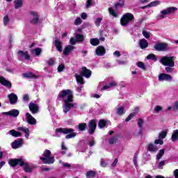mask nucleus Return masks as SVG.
<instances>
[{
  "label": "nucleus",
  "instance_id": "57",
  "mask_svg": "<svg viewBox=\"0 0 178 178\" xmlns=\"http://www.w3.org/2000/svg\"><path fill=\"white\" fill-rule=\"evenodd\" d=\"M172 67L168 66L165 67V72H167V73H173V68H172Z\"/></svg>",
  "mask_w": 178,
  "mask_h": 178
},
{
  "label": "nucleus",
  "instance_id": "13",
  "mask_svg": "<svg viewBox=\"0 0 178 178\" xmlns=\"http://www.w3.org/2000/svg\"><path fill=\"white\" fill-rule=\"evenodd\" d=\"M89 127V134H94V131H95V129H97V122L95 120H92L88 123Z\"/></svg>",
  "mask_w": 178,
  "mask_h": 178
},
{
  "label": "nucleus",
  "instance_id": "11",
  "mask_svg": "<svg viewBox=\"0 0 178 178\" xmlns=\"http://www.w3.org/2000/svg\"><path fill=\"white\" fill-rule=\"evenodd\" d=\"M172 76L165 73H161L159 75V81H172Z\"/></svg>",
  "mask_w": 178,
  "mask_h": 178
},
{
  "label": "nucleus",
  "instance_id": "35",
  "mask_svg": "<svg viewBox=\"0 0 178 178\" xmlns=\"http://www.w3.org/2000/svg\"><path fill=\"white\" fill-rule=\"evenodd\" d=\"M10 22V19L9 18V15H6L3 18V23L4 26H8Z\"/></svg>",
  "mask_w": 178,
  "mask_h": 178
},
{
  "label": "nucleus",
  "instance_id": "55",
  "mask_svg": "<svg viewBox=\"0 0 178 178\" xmlns=\"http://www.w3.org/2000/svg\"><path fill=\"white\" fill-rule=\"evenodd\" d=\"M143 35L145 38H149L150 37L149 32H147V31H143Z\"/></svg>",
  "mask_w": 178,
  "mask_h": 178
},
{
  "label": "nucleus",
  "instance_id": "21",
  "mask_svg": "<svg viewBox=\"0 0 178 178\" xmlns=\"http://www.w3.org/2000/svg\"><path fill=\"white\" fill-rule=\"evenodd\" d=\"M75 49H76V47L73 45H67V47H65V49L63 50V54H64V55L67 56L69 55V54H70V52L74 51Z\"/></svg>",
  "mask_w": 178,
  "mask_h": 178
},
{
  "label": "nucleus",
  "instance_id": "46",
  "mask_svg": "<svg viewBox=\"0 0 178 178\" xmlns=\"http://www.w3.org/2000/svg\"><path fill=\"white\" fill-rule=\"evenodd\" d=\"M108 143L109 144H116V143H118V136H114L110 138Z\"/></svg>",
  "mask_w": 178,
  "mask_h": 178
},
{
  "label": "nucleus",
  "instance_id": "8",
  "mask_svg": "<svg viewBox=\"0 0 178 178\" xmlns=\"http://www.w3.org/2000/svg\"><path fill=\"white\" fill-rule=\"evenodd\" d=\"M160 62L163 65V66H170V67H173L175 66V56H163L161 57Z\"/></svg>",
  "mask_w": 178,
  "mask_h": 178
},
{
  "label": "nucleus",
  "instance_id": "5",
  "mask_svg": "<svg viewBox=\"0 0 178 178\" xmlns=\"http://www.w3.org/2000/svg\"><path fill=\"white\" fill-rule=\"evenodd\" d=\"M52 153L49 149H45L43 152V156L40 159L46 165H52L55 162V157L51 156Z\"/></svg>",
  "mask_w": 178,
  "mask_h": 178
},
{
  "label": "nucleus",
  "instance_id": "54",
  "mask_svg": "<svg viewBox=\"0 0 178 178\" xmlns=\"http://www.w3.org/2000/svg\"><path fill=\"white\" fill-rule=\"evenodd\" d=\"M156 144H159L160 145H163V140L162 139H156L154 141V145H156Z\"/></svg>",
  "mask_w": 178,
  "mask_h": 178
},
{
  "label": "nucleus",
  "instance_id": "64",
  "mask_svg": "<svg viewBox=\"0 0 178 178\" xmlns=\"http://www.w3.org/2000/svg\"><path fill=\"white\" fill-rule=\"evenodd\" d=\"M174 176L175 178H178V169L175 170Z\"/></svg>",
  "mask_w": 178,
  "mask_h": 178
},
{
  "label": "nucleus",
  "instance_id": "9",
  "mask_svg": "<svg viewBox=\"0 0 178 178\" xmlns=\"http://www.w3.org/2000/svg\"><path fill=\"white\" fill-rule=\"evenodd\" d=\"M155 51H158L159 52H165V51H168L169 48L168 47V44L165 42L157 43L154 46Z\"/></svg>",
  "mask_w": 178,
  "mask_h": 178
},
{
  "label": "nucleus",
  "instance_id": "19",
  "mask_svg": "<svg viewBox=\"0 0 178 178\" xmlns=\"http://www.w3.org/2000/svg\"><path fill=\"white\" fill-rule=\"evenodd\" d=\"M18 131H22L23 133H25V137L26 138H29L30 137V129L26 127H20L17 129Z\"/></svg>",
  "mask_w": 178,
  "mask_h": 178
},
{
  "label": "nucleus",
  "instance_id": "40",
  "mask_svg": "<svg viewBox=\"0 0 178 178\" xmlns=\"http://www.w3.org/2000/svg\"><path fill=\"white\" fill-rule=\"evenodd\" d=\"M108 12L110 15H111V16H113V17H119V16L118 15V13L115 12V10L113 8H109Z\"/></svg>",
  "mask_w": 178,
  "mask_h": 178
},
{
  "label": "nucleus",
  "instance_id": "42",
  "mask_svg": "<svg viewBox=\"0 0 178 178\" xmlns=\"http://www.w3.org/2000/svg\"><path fill=\"white\" fill-rule=\"evenodd\" d=\"M61 149H62L61 151L62 155L66 154V152L67 151V147L65 146V142L62 143Z\"/></svg>",
  "mask_w": 178,
  "mask_h": 178
},
{
  "label": "nucleus",
  "instance_id": "34",
  "mask_svg": "<svg viewBox=\"0 0 178 178\" xmlns=\"http://www.w3.org/2000/svg\"><path fill=\"white\" fill-rule=\"evenodd\" d=\"M87 128V124L86 123H80L78 124V129L79 131H84Z\"/></svg>",
  "mask_w": 178,
  "mask_h": 178
},
{
  "label": "nucleus",
  "instance_id": "39",
  "mask_svg": "<svg viewBox=\"0 0 178 178\" xmlns=\"http://www.w3.org/2000/svg\"><path fill=\"white\" fill-rule=\"evenodd\" d=\"M164 154H165V149H160L159 152L156 155V159L159 161V159H161V158L163 156Z\"/></svg>",
  "mask_w": 178,
  "mask_h": 178
},
{
  "label": "nucleus",
  "instance_id": "43",
  "mask_svg": "<svg viewBox=\"0 0 178 178\" xmlns=\"http://www.w3.org/2000/svg\"><path fill=\"white\" fill-rule=\"evenodd\" d=\"M136 65L138 66V67H140L143 70H147V68L145 67V65L144 64V63H143L141 61L138 62L136 63Z\"/></svg>",
  "mask_w": 178,
  "mask_h": 178
},
{
  "label": "nucleus",
  "instance_id": "45",
  "mask_svg": "<svg viewBox=\"0 0 178 178\" xmlns=\"http://www.w3.org/2000/svg\"><path fill=\"white\" fill-rule=\"evenodd\" d=\"M23 76L26 77V79H33L34 74L31 72H26L23 74Z\"/></svg>",
  "mask_w": 178,
  "mask_h": 178
},
{
  "label": "nucleus",
  "instance_id": "60",
  "mask_svg": "<svg viewBox=\"0 0 178 178\" xmlns=\"http://www.w3.org/2000/svg\"><path fill=\"white\" fill-rule=\"evenodd\" d=\"M92 4V0H87L86 1V8H91V5Z\"/></svg>",
  "mask_w": 178,
  "mask_h": 178
},
{
  "label": "nucleus",
  "instance_id": "37",
  "mask_svg": "<svg viewBox=\"0 0 178 178\" xmlns=\"http://www.w3.org/2000/svg\"><path fill=\"white\" fill-rule=\"evenodd\" d=\"M23 6V1L22 0H16L15 3V9H19V8H22Z\"/></svg>",
  "mask_w": 178,
  "mask_h": 178
},
{
  "label": "nucleus",
  "instance_id": "20",
  "mask_svg": "<svg viewBox=\"0 0 178 178\" xmlns=\"http://www.w3.org/2000/svg\"><path fill=\"white\" fill-rule=\"evenodd\" d=\"M29 110L31 111V113L35 115V113H38V105L34 103L29 104Z\"/></svg>",
  "mask_w": 178,
  "mask_h": 178
},
{
  "label": "nucleus",
  "instance_id": "31",
  "mask_svg": "<svg viewBox=\"0 0 178 178\" xmlns=\"http://www.w3.org/2000/svg\"><path fill=\"white\" fill-rule=\"evenodd\" d=\"M55 45L57 51H58L59 52H62V42L59 40H56Z\"/></svg>",
  "mask_w": 178,
  "mask_h": 178
},
{
  "label": "nucleus",
  "instance_id": "6",
  "mask_svg": "<svg viewBox=\"0 0 178 178\" xmlns=\"http://www.w3.org/2000/svg\"><path fill=\"white\" fill-rule=\"evenodd\" d=\"M177 10V8L176 7H169L164 10L160 11V15L157 17L158 20H162L165 19L168 15H172V13H175Z\"/></svg>",
  "mask_w": 178,
  "mask_h": 178
},
{
  "label": "nucleus",
  "instance_id": "41",
  "mask_svg": "<svg viewBox=\"0 0 178 178\" xmlns=\"http://www.w3.org/2000/svg\"><path fill=\"white\" fill-rule=\"evenodd\" d=\"M105 126H106V122L104 120H100L98 124V127H99V129H104Z\"/></svg>",
  "mask_w": 178,
  "mask_h": 178
},
{
  "label": "nucleus",
  "instance_id": "56",
  "mask_svg": "<svg viewBox=\"0 0 178 178\" xmlns=\"http://www.w3.org/2000/svg\"><path fill=\"white\" fill-rule=\"evenodd\" d=\"M77 42V40L76 39H74V38H71L70 40V44H71V45H76Z\"/></svg>",
  "mask_w": 178,
  "mask_h": 178
},
{
  "label": "nucleus",
  "instance_id": "4",
  "mask_svg": "<svg viewBox=\"0 0 178 178\" xmlns=\"http://www.w3.org/2000/svg\"><path fill=\"white\" fill-rule=\"evenodd\" d=\"M83 76L86 79H90V77H91V70L87 69L86 67H83L81 74H75V79L77 84H84V79H83Z\"/></svg>",
  "mask_w": 178,
  "mask_h": 178
},
{
  "label": "nucleus",
  "instance_id": "1",
  "mask_svg": "<svg viewBox=\"0 0 178 178\" xmlns=\"http://www.w3.org/2000/svg\"><path fill=\"white\" fill-rule=\"evenodd\" d=\"M58 98L63 99L64 102V113H67L76 105V104L73 103V92L70 90H61L58 95Z\"/></svg>",
  "mask_w": 178,
  "mask_h": 178
},
{
  "label": "nucleus",
  "instance_id": "26",
  "mask_svg": "<svg viewBox=\"0 0 178 178\" xmlns=\"http://www.w3.org/2000/svg\"><path fill=\"white\" fill-rule=\"evenodd\" d=\"M19 58H24L26 60H30V56L27 53V51L24 52L23 51H18Z\"/></svg>",
  "mask_w": 178,
  "mask_h": 178
},
{
  "label": "nucleus",
  "instance_id": "25",
  "mask_svg": "<svg viewBox=\"0 0 178 178\" xmlns=\"http://www.w3.org/2000/svg\"><path fill=\"white\" fill-rule=\"evenodd\" d=\"M138 111H139L138 107H136L134 112L129 115V116L125 119V122H130V120H132L133 118H134V116L137 115V113H138Z\"/></svg>",
  "mask_w": 178,
  "mask_h": 178
},
{
  "label": "nucleus",
  "instance_id": "7",
  "mask_svg": "<svg viewBox=\"0 0 178 178\" xmlns=\"http://www.w3.org/2000/svg\"><path fill=\"white\" fill-rule=\"evenodd\" d=\"M134 20V15L130 13H127L123 15L120 19V24L121 26H125L130 23V22H133Z\"/></svg>",
  "mask_w": 178,
  "mask_h": 178
},
{
  "label": "nucleus",
  "instance_id": "59",
  "mask_svg": "<svg viewBox=\"0 0 178 178\" xmlns=\"http://www.w3.org/2000/svg\"><path fill=\"white\" fill-rule=\"evenodd\" d=\"M161 111H162V106H156L154 108V111L156 112V113H158V112H161Z\"/></svg>",
  "mask_w": 178,
  "mask_h": 178
},
{
  "label": "nucleus",
  "instance_id": "30",
  "mask_svg": "<svg viewBox=\"0 0 178 178\" xmlns=\"http://www.w3.org/2000/svg\"><path fill=\"white\" fill-rule=\"evenodd\" d=\"M19 113L20 112L19 111V110L13 109L10 111V116H12L13 118H17Z\"/></svg>",
  "mask_w": 178,
  "mask_h": 178
},
{
  "label": "nucleus",
  "instance_id": "17",
  "mask_svg": "<svg viewBox=\"0 0 178 178\" xmlns=\"http://www.w3.org/2000/svg\"><path fill=\"white\" fill-rule=\"evenodd\" d=\"M31 16H32V19L31 20V23L32 24H37L38 23V14L35 11L31 12Z\"/></svg>",
  "mask_w": 178,
  "mask_h": 178
},
{
  "label": "nucleus",
  "instance_id": "16",
  "mask_svg": "<svg viewBox=\"0 0 178 178\" xmlns=\"http://www.w3.org/2000/svg\"><path fill=\"white\" fill-rule=\"evenodd\" d=\"M96 55H97V56H104V55H105L106 50H105V47H102V46H99L97 49H96Z\"/></svg>",
  "mask_w": 178,
  "mask_h": 178
},
{
  "label": "nucleus",
  "instance_id": "52",
  "mask_svg": "<svg viewBox=\"0 0 178 178\" xmlns=\"http://www.w3.org/2000/svg\"><path fill=\"white\" fill-rule=\"evenodd\" d=\"M33 51H35L36 56H40V55H41L42 50L40 48L35 49Z\"/></svg>",
  "mask_w": 178,
  "mask_h": 178
},
{
  "label": "nucleus",
  "instance_id": "23",
  "mask_svg": "<svg viewBox=\"0 0 178 178\" xmlns=\"http://www.w3.org/2000/svg\"><path fill=\"white\" fill-rule=\"evenodd\" d=\"M143 124H144V120L141 118H139L138 122V127H139V136H143V131H144V127H143Z\"/></svg>",
  "mask_w": 178,
  "mask_h": 178
},
{
  "label": "nucleus",
  "instance_id": "29",
  "mask_svg": "<svg viewBox=\"0 0 178 178\" xmlns=\"http://www.w3.org/2000/svg\"><path fill=\"white\" fill-rule=\"evenodd\" d=\"M8 134L13 136V137H22V134L19 131H15V129L10 130Z\"/></svg>",
  "mask_w": 178,
  "mask_h": 178
},
{
  "label": "nucleus",
  "instance_id": "32",
  "mask_svg": "<svg viewBox=\"0 0 178 178\" xmlns=\"http://www.w3.org/2000/svg\"><path fill=\"white\" fill-rule=\"evenodd\" d=\"M114 6L116 9L118 8H123L124 6V0H120L119 2L115 3Z\"/></svg>",
  "mask_w": 178,
  "mask_h": 178
},
{
  "label": "nucleus",
  "instance_id": "50",
  "mask_svg": "<svg viewBox=\"0 0 178 178\" xmlns=\"http://www.w3.org/2000/svg\"><path fill=\"white\" fill-rule=\"evenodd\" d=\"M47 63H48L49 66H54L55 65V59L50 58L47 61Z\"/></svg>",
  "mask_w": 178,
  "mask_h": 178
},
{
  "label": "nucleus",
  "instance_id": "51",
  "mask_svg": "<svg viewBox=\"0 0 178 178\" xmlns=\"http://www.w3.org/2000/svg\"><path fill=\"white\" fill-rule=\"evenodd\" d=\"M166 134H167L166 131H163L160 133L159 135V138H160L161 140H163V138L166 137Z\"/></svg>",
  "mask_w": 178,
  "mask_h": 178
},
{
  "label": "nucleus",
  "instance_id": "14",
  "mask_svg": "<svg viewBox=\"0 0 178 178\" xmlns=\"http://www.w3.org/2000/svg\"><path fill=\"white\" fill-rule=\"evenodd\" d=\"M7 98H8L10 105H15L17 102V95L15 93L8 95Z\"/></svg>",
  "mask_w": 178,
  "mask_h": 178
},
{
  "label": "nucleus",
  "instance_id": "10",
  "mask_svg": "<svg viewBox=\"0 0 178 178\" xmlns=\"http://www.w3.org/2000/svg\"><path fill=\"white\" fill-rule=\"evenodd\" d=\"M26 122L29 124H31L32 126H35V124H37V120H35L31 114L26 113Z\"/></svg>",
  "mask_w": 178,
  "mask_h": 178
},
{
  "label": "nucleus",
  "instance_id": "62",
  "mask_svg": "<svg viewBox=\"0 0 178 178\" xmlns=\"http://www.w3.org/2000/svg\"><path fill=\"white\" fill-rule=\"evenodd\" d=\"M81 19H83V20H86V19H87V13H82L81 14Z\"/></svg>",
  "mask_w": 178,
  "mask_h": 178
},
{
  "label": "nucleus",
  "instance_id": "63",
  "mask_svg": "<svg viewBox=\"0 0 178 178\" xmlns=\"http://www.w3.org/2000/svg\"><path fill=\"white\" fill-rule=\"evenodd\" d=\"M173 110L178 111V101L177 102H175Z\"/></svg>",
  "mask_w": 178,
  "mask_h": 178
},
{
  "label": "nucleus",
  "instance_id": "27",
  "mask_svg": "<svg viewBox=\"0 0 178 178\" xmlns=\"http://www.w3.org/2000/svg\"><path fill=\"white\" fill-rule=\"evenodd\" d=\"M116 113L119 116H122L126 113V110L124 109V107L123 106H120L116 108Z\"/></svg>",
  "mask_w": 178,
  "mask_h": 178
},
{
  "label": "nucleus",
  "instance_id": "61",
  "mask_svg": "<svg viewBox=\"0 0 178 178\" xmlns=\"http://www.w3.org/2000/svg\"><path fill=\"white\" fill-rule=\"evenodd\" d=\"M162 166H165V161H161L159 164V169H162Z\"/></svg>",
  "mask_w": 178,
  "mask_h": 178
},
{
  "label": "nucleus",
  "instance_id": "38",
  "mask_svg": "<svg viewBox=\"0 0 178 178\" xmlns=\"http://www.w3.org/2000/svg\"><path fill=\"white\" fill-rule=\"evenodd\" d=\"M90 44L93 47H97L99 44V40L98 38H92L90 40Z\"/></svg>",
  "mask_w": 178,
  "mask_h": 178
},
{
  "label": "nucleus",
  "instance_id": "48",
  "mask_svg": "<svg viewBox=\"0 0 178 178\" xmlns=\"http://www.w3.org/2000/svg\"><path fill=\"white\" fill-rule=\"evenodd\" d=\"M146 59H151L152 60H154V62H156V56L154 54H149L147 57Z\"/></svg>",
  "mask_w": 178,
  "mask_h": 178
},
{
  "label": "nucleus",
  "instance_id": "49",
  "mask_svg": "<svg viewBox=\"0 0 178 178\" xmlns=\"http://www.w3.org/2000/svg\"><path fill=\"white\" fill-rule=\"evenodd\" d=\"M82 22L83 21L81 20V18H80L79 17H77L74 21V24L75 26H80V24H81Z\"/></svg>",
  "mask_w": 178,
  "mask_h": 178
},
{
  "label": "nucleus",
  "instance_id": "12",
  "mask_svg": "<svg viewBox=\"0 0 178 178\" xmlns=\"http://www.w3.org/2000/svg\"><path fill=\"white\" fill-rule=\"evenodd\" d=\"M11 147L13 149H17L23 147V140L22 138H18L11 143Z\"/></svg>",
  "mask_w": 178,
  "mask_h": 178
},
{
  "label": "nucleus",
  "instance_id": "22",
  "mask_svg": "<svg viewBox=\"0 0 178 178\" xmlns=\"http://www.w3.org/2000/svg\"><path fill=\"white\" fill-rule=\"evenodd\" d=\"M118 86V82L115 81H111L108 83L106 84L102 90H110L112 87H116Z\"/></svg>",
  "mask_w": 178,
  "mask_h": 178
},
{
  "label": "nucleus",
  "instance_id": "18",
  "mask_svg": "<svg viewBox=\"0 0 178 178\" xmlns=\"http://www.w3.org/2000/svg\"><path fill=\"white\" fill-rule=\"evenodd\" d=\"M0 83L2 86H4V87H7L8 88H12V83L3 78V76H0Z\"/></svg>",
  "mask_w": 178,
  "mask_h": 178
},
{
  "label": "nucleus",
  "instance_id": "47",
  "mask_svg": "<svg viewBox=\"0 0 178 178\" xmlns=\"http://www.w3.org/2000/svg\"><path fill=\"white\" fill-rule=\"evenodd\" d=\"M101 22H102V17H98L95 21V24L97 27H99L101 26Z\"/></svg>",
  "mask_w": 178,
  "mask_h": 178
},
{
  "label": "nucleus",
  "instance_id": "58",
  "mask_svg": "<svg viewBox=\"0 0 178 178\" xmlns=\"http://www.w3.org/2000/svg\"><path fill=\"white\" fill-rule=\"evenodd\" d=\"M62 165H63V168H72V164H70L69 163L63 162Z\"/></svg>",
  "mask_w": 178,
  "mask_h": 178
},
{
  "label": "nucleus",
  "instance_id": "53",
  "mask_svg": "<svg viewBox=\"0 0 178 178\" xmlns=\"http://www.w3.org/2000/svg\"><path fill=\"white\" fill-rule=\"evenodd\" d=\"M57 70L59 72H62L63 70H65V65L60 64V65H58Z\"/></svg>",
  "mask_w": 178,
  "mask_h": 178
},
{
  "label": "nucleus",
  "instance_id": "33",
  "mask_svg": "<svg viewBox=\"0 0 178 178\" xmlns=\"http://www.w3.org/2000/svg\"><path fill=\"white\" fill-rule=\"evenodd\" d=\"M159 5H161V1H155L151 2L150 3H149L148 5H147L146 7L154 8V7H155V6H158Z\"/></svg>",
  "mask_w": 178,
  "mask_h": 178
},
{
  "label": "nucleus",
  "instance_id": "24",
  "mask_svg": "<svg viewBox=\"0 0 178 178\" xmlns=\"http://www.w3.org/2000/svg\"><path fill=\"white\" fill-rule=\"evenodd\" d=\"M139 47L141 49H145V48H148V41H147L145 39L140 40Z\"/></svg>",
  "mask_w": 178,
  "mask_h": 178
},
{
  "label": "nucleus",
  "instance_id": "28",
  "mask_svg": "<svg viewBox=\"0 0 178 178\" xmlns=\"http://www.w3.org/2000/svg\"><path fill=\"white\" fill-rule=\"evenodd\" d=\"M171 140L175 143L178 141V129L174 130L171 136Z\"/></svg>",
  "mask_w": 178,
  "mask_h": 178
},
{
  "label": "nucleus",
  "instance_id": "15",
  "mask_svg": "<svg viewBox=\"0 0 178 178\" xmlns=\"http://www.w3.org/2000/svg\"><path fill=\"white\" fill-rule=\"evenodd\" d=\"M147 148L149 152L152 153L157 152L158 149H159V147H158V146L154 143H149Z\"/></svg>",
  "mask_w": 178,
  "mask_h": 178
},
{
  "label": "nucleus",
  "instance_id": "44",
  "mask_svg": "<svg viewBox=\"0 0 178 178\" xmlns=\"http://www.w3.org/2000/svg\"><path fill=\"white\" fill-rule=\"evenodd\" d=\"M97 173L95 171H88L86 172V177H95V175Z\"/></svg>",
  "mask_w": 178,
  "mask_h": 178
},
{
  "label": "nucleus",
  "instance_id": "36",
  "mask_svg": "<svg viewBox=\"0 0 178 178\" xmlns=\"http://www.w3.org/2000/svg\"><path fill=\"white\" fill-rule=\"evenodd\" d=\"M76 42H83L84 41V35L80 34L75 35Z\"/></svg>",
  "mask_w": 178,
  "mask_h": 178
},
{
  "label": "nucleus",
  "instance_id": "3",
  "mask_svg": "<svg viewBox=\"0 0 178 178\" xmlns=\"http://www.w3.org/2000/svg\"><path fill=\"white\" fill-rule=\"evenodd\" d=\"M55 133L56 137H60V134H67L65 136L66 140L74 138L77 136V133L74 132V129L72 128H57Z\"/></svg>",
  "mask_w": 178,
  "mask_h": 178
},
{
  "label": "nucleus",
  "instance_id": "2",
  "mask_svg": "<svg viewBox=\"0 0 178 178\" xmlns=\"http://www.w3.org/2000/svg\"><path fill=\"white\" fill-rule=\"evenodd\" d=\"M8 163L13 167L17 166V165H19L23 168L24 172L26 173H31V172L35 169V165L26 162V160L24 159H11L9 161Z\"/></svg>",
  "mask_w": 178,
  "mask_h": 178
}]
</instances>
